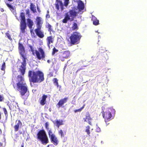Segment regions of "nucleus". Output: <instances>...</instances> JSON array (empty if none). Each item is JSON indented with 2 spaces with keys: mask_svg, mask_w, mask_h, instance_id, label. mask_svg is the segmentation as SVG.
Masks as SVG:
<instances>
[{
  "mask_svg": "<svg viewBox=\"0 0 147 147\" xmlns=\"http://www.w3.org/2000/svg\"><path fill=\"white\" fill-rule=\"evenodd\" d=\"M53 84L55 85L57 87H59L58 80L57 78H54L53 80ZM61 86H59V88H61Z\"/></svg>",
  "mask_w": 147,
  "mask_h": 147,
  "instance_id": "393cba45",
  "label": "nucleus"
},
{
  "mask_svg": "<svg viewBox=\"0 0 147 147\" xmlns=\"http://www.w3.org/2000/svg\"><path fill=\"white\" fill-rule=\"evenodd\" d=\"M69 3V0H64V5L67 7Z\"/></svg>",
  "mask_w": 147,
  "mask_h": 147,
  "instance_id": "72a5a7b5",
  "label": "nucleus"
},
{
  "mask_svg": "<svg viewBox=\"0 0 147 147\" xmlns=\"http://www.w3.org/2000/svg\"><path fill=\"white\" fill-rule=\"evenodd\" d=\"M24 143H22L21 145V147H24Z\"/></svg>",
  "mask_w": 147,
  "mask_h": 147,
  "instance_id": "8fccbe9b",
  "label": "nucleus"
},
{
  "mask_svg": "<svg viewBox=\"0 0 147 147\" xmlns=\"http://www.w3.org/2000/svg\"><path fill=\"white\" fill-rule=\"evenodd\" d=\"M102 114L106 122L108 121L111 120L112 114L109 111H107L105 112L103 111L102 112Z\"/></svg>",
  "mask_w": 147,
  "mask_h": 147,
  "instance_id": "f8f14e48",
  "label": "nucleus"
},
{
  "mask_svg": "<svg viewBox=\"0 0 147 147\" xmlns=\"http://www.w3.org/2000/svg\"><path fill=\"white\" fill-rule=\"evenodd\" d=\"M6 4L7 5V6L10 8V9L11 10L14 9L13 7V6H12L11 5H10L7 3H6Z\"/></svg>",
  "mask_w": 147,
  "mask_h": 147,
  "instance_id": "c9c22d12",
  "label": "nucleus"
},
{
  "mask_svg": "<svg viewBox=\"0 0 147 147\" xmlns=\"http://www.w3.org/2000/svg\"><path fill=\"white\" fill-rule=\"evenodd\" d=\"M20 17L21 18L20 22V29L22 33H24L25 32V30L27 27L24 13H20Z\"/></svg>",
  "mask_w": 147,
  "mask_h": 147,
  "instance_id": "6e6552de",
  "label": "nucleus"
},
{
  "mask_svg": "<svg viewBox=\"0 0 147 147\" xmlns=\"http://www.w3.org/2000/svg\"><path fill=\"white\" fill-rule=\"evenodd\" d=\"M47 14H49V11L48 10L47 11Z\"/></svg>",
  "mask_w": 147,
  "mask_h": 147,
  "instance_id": "4d7b16f0",
  "label": "nucleus"
},
{
  "mask_svg": "<svg viewBox=\"0 0 147 147\" xmlns=\"http://www.w3.org/2000/svg\"><path fill=\"white\" fill-rule=\"evenodd\" d=\"M21 97L25 100L28 98L29 95V92H21Z\"/></svg>",
  "mask_w": 147,
  "mask_h": 147,
  "instance_id": "b1692460",
  "label": "nucleus"
},
{
  "mask_svg": "<svg viewBox=\"0 0 147 147\" xmlns=\"http://www.w3.org/2000/svg\"><path fill=\"white\" fill-rule=\"evenodd\" d=\"M5 63L4 62L3 63L2 65L1 66V70L5 71Z\"/></svg>",
  "mask_w": 147,
  "mask_h": 147,
  "instance_id": "e433bc0d",
  "label": "nucleus"
},
{
  "mask_svg": "<svg viewBox=\"0 0 147 147\" xmlns=\"http://www.w3.org/2000/svg\"><path fill=\"white\" fill-rule=\"evenodd\" d=\"M77 12L75 10H69L68 12L65 13V18L63 20L62 22L64 23H66L68 21H73L74 18L77 16Z\"/></svg>",
  "mask_w": 147,
  "mask_h": 147,
  "instance_id": "39448f33",
  "label": "nucleus"
},
{
  "mask_svg": "<svg viewBox=\"0 0 147 147\" xmlns=\"http://www.w3.org/2000/svg\"><path fill=\"white\" fill-rule=\"evenodd\" d=\"M68 98V97H65L60 99L57 104L58 106V108L62 107L64 103H66Z\"/></svg>",
  "mask_w": 147,
  "mask_h": 147,
  "instance_id": "2eb2a0df",
  "label": "nucleus"
},
{
  "mask_svg": "<svg viewBox=\"0 0 147 147\" xmlns=\"http://www.w3.org/2000/svg\"><path fill=\"white\" fill-rule=\"evenodd\" d=\"M54 38V36H52L47 37V45L49 47H50V45L51 43H53Z\"/></svg>",
  "mask_w": 147,
  "mask_h": 147,
  "instance_id": "dca6fc26",
  "label": "nucleus"
},
{
  "mask_svg": "<svg viewBox=\"0 0 147 147\" xmlns=\"http://www.w3.org/2000/svg\"><path fill=\"white\" fill-rule=\"evenodd\" d=\"M6 36H7L8 38L11 41L12 40V39L11 38V36L8 33H7L5 34Z\"/></svg>",
  "mask_w": 147,
  "mask_h": 147,
  "instance_id": "4c0bfd02",
  "label": "nucleus"
},
{
  "mask_svg": "<svg viewBox=\"0 0 147 147\" xmlns=\"http://www.w3.org/2000/svg\"><path fill=\"white\" fill-rule=\"evenodd\" d=\"M45 127L46 129H47V132H48V131L50 130H51V129H49V124L48 122H46L45 123Z\"/></svg>",
  "mask_w": 147,
  "mask_h": 147,
  "instance_id": "473e14b6",
  "label": "nucleus"
},
{
  "mask_svg": "<svg viewBox=\"0 0 147 147\" xmlns=\"http://www.w3.org/2000/svg\"><path fill=\"white\" fill-rule=\"evenodd\" d=\"M70 55V52L68 50H66L61 52L59 55V59L60 60L63 62L65 59L69 57Z\"/></svg>",
  "mask_w": 147,
  "mask_h": 147,
  "instance_id": "9b49d317",
  "label": "nucleus"
},
{
  "mask_svg": "<svg viewBox=\"0 0 147 147\" xmlns=\"http://www.w3.org/2000/svg\"><path fill=\"white\" fill-rule=\"evenodd\" d=\"M27 20L28 27L30 29H32V26L34 25V22L30 18L27 19Z\"/></svg>",
  "mask_w": 147,
  "mask_h": 147,
  "instance_id": "aec40b11",
  "label": "nucleus"
},
{
  "mask_svg": "<svg viewBox=\"0 0 147 147\" xmlns=\"http://www.w3.org/2000/svg\"><path fill=\"white\" fill-rule=\"evenodd\" d=\"M55 5L56 9L58 10H59L60 7L61 11H63L64 9V5L62 1L60 0H56Z\"/></svg>",
  "mask_w": 147,
  "mask_h": 147,
  "instance_id": "ddd939ff",
  "label": "nucleus"
},
{
  "mask_svg": "<svg viewBox=\"0 0 147 147\" xmlns=\"http://www.w3.org/2000/svg\"><path fill=\"white\" fill-rule=\"evenodd\" d=\"M18 49L19 53L22 57L23 61L21 63L22 65L20 66L18 71L20 72L22 76L25 74L26 65V59H27L26 55L25 54V48L23 44L19 42L18 43Z\"/></svg>",
  "mask_w": 147,
  "mask_h": 147,
  "instance_id": "f03ea898",
  "label": "nucleus"
},
{
  "mask_svg": "<svg viewBox=\"0 0 147 147\" xmlns=\"http://www.w3.org/2000/svg\"><path fill=\"white\" fill-rule=\"evenodd\" d=\"M39 60H43L45 57V55L43 49L41 48L38 49V50H35V55Z\"/></svg>",
  "mask_w": 147,
  "mask_h": 147,
  "instance_id": "9d476101",
  "label": "nucleus"
},
{
  "mask_svg": "<svg viewBox=\"0 0 147 147\" xmlns=\"http://www.w3.org/2000/svg\"><path fill=\"white\" fill-rule=\"evenodd\" d=\"M91 19L93 21V24L94 25L96 26L99 24V20L94 16H92Z\"/></svg>",
  "mask_w": 147,
  "mask_h": 147,
  "instance_id": "5701e85b",
  "label": "nucleus"
},
{
  "mask_svg": "<svg viewBox=\"0 0 147 147\" xmlns=\"http://www.w3.org/2000/svg\"><path fill=\"white\" fill-rule=\"evenodd\" d=\"M90 127L89 126H87L86 127V129L85 130V131L87 133V134H88L89 136H90Z\"/></svg>",
  "mask_w": 147,
  "mask_h": 147,
  "instance_id": "c85d7f7f",
  "label": "nucleus"
},
{
  "mask_svg": "<svg viewBox=\"0 0 147 147\" xmlns=\"http://www.w3.org/2000/svg\"><path fill=\"white\" fill-rule=\"evenodd\" d=\"M72 28L73 30L78 29V27L77 24L76 23L74 22L73 23L72 26Z\"/></svg>",
  "mask_w": 147,
  "mask_h": 147,
  "instance_id": "7c9ffc66",
  "label": "nucleus"
},
{
  "mask_svg": "<svg viewBox=\"0 0 147 147\" xmlns=\"http://www.w3.org/2000/svg\"><path fill=\"white\" fill-rule=\"evenodd\" d=\"M17 79L18 82L16 87L13 86L14 88L18 91L27 92L28 87L26 84L24 82V78L21 75H18L17 76Z\"/></svg>",
  "mask_w": 147,
  "mask_h": 147,
  "instance_id": "7ed1b4c3",
  "label": "nucleus"
},
{
  "mask_svg": "<svg viewBox=\"0 0 147 147\" xmlns=\"http://www.w3.org/2000/svg\"><path fill=\"white\" fill-rule=\"evenodd\" d=\"M49 76L50 77L53 76V73L52 72H50L49 74Z\"/></svg>",
  "mask_w": 147,
  "mask_h": 147,
  "instance_id": "c03bdc74",
  "label": "nucleus"
},
{
  "mask_svg": "<svg viewBox=\"0 0 147 147\" xmlns=\"http://www.w3.org/2000/svg\"><path fill=\"white\" fill-rule=\"evenodd\" d=\"M66 131L67 129L65 128H63V130L60 129L58 131V134L61 138H62L66 135Z\"/></svg>",
  "mask_w": 147,
  "mask_h": 147,
  "instance_id": "6ab92c4d",
  "label": "nucleus"
},
{
  "mask_svg": "<svg viewBox=\"0 0 147 147\" xmlns=\"http://www.w3.org/2000/svg\"><path fill=\"white\" fill-rule=\"evenodd\" d=\"M28 76L30 83H40L43 82L45 79L43 73L40 70L36 71H29Z\"/></svg>",
  "mask_w": 147,
  "mask_h": 147,
  "instance_id": "f257e3e1",
  "label": "nucleus"
},
{
  "mask_svg": "<svg viewBox=\"0 0 147 147\" xmlns=\"http://www.w3.org/2000/svg\"><path fill=\"white\" fill-rule=\"evenodd\" d=\"M16 124L14 126V131H18L19 129L20 126L22 125V123L20 120H16Z\"/></svg>",
  "mask_w": 147,
  "mask_h": 147,
  "instance_id": "f3484780",
  "label": "nucleus"
},
{
  "mask_svg": "<svg viewBox=\"0 0 147 147\" xmlns=\"http://www.w3.org/2000/svg\"><path fill=\"white\" fill-rule=\"evenodd\" d=\"M8 97L10 100L11 101H14L15 100V97L13 96H12L11 95L9 94L8 95Z\"/></svg>",
  "mask_w": 147,
  "mask_h": 147,
  "instance_id": "c756f323",
  "label": "nucleus"
},
{
  "mask_svg": "<svg viewBox=\"0 0 147 147\" xmlns=\"http://www.w3.org/2000/svg\"><path fill=\"white\" fill-rule=\"evenodd\" d=\"M37 8L38 11L39 12V13H40L41 12L40 9L39 8V7L38 6H37Z\"/></svg>",
  "mask_w": 147,
  "mask_h": 147,
  "instance_id": "49530a36",
  "label": "nucleus"
},
{
  "mask_svg": "<svg viewBox=\"0 0 147 147\" xmlns=\"http://www.w3.org/2000/svg\"><path fill=\"white\" fill-rule=\"evenodd\" d=\"M1 112L0 111V120H1Z\"/></svg>",
  "mask_w": 147,
  "mask_h": 147,
  "instance_id": "603ef678",
  "label": "nucleus"
},
{
  "mask_svg": "<svg viewBox=\"0 0 147 147\" xmlns=\"http://www.w3.org/2000/svg\"><path fill=\"white\" fill-rule=\"evenodd\" d=\"M36 136L37 139L39 140L43 144L46 145L49 143L48 138L44 129L40 130L37 134Z\"/></svg>",
  "mask_w": 147,
  "mask_h": 147,
  "instance_id": "423d86ee",
  "label": "nucleus"
},
{
  "mask_svg": "<svg viewBox=\"0 0 147 147\" xmlns=\"http://www.w3.org/2000/svg\"><path fill=\"white\" fill-rule=\"evenodd\" d=\"M59 91H61V90L60 89H59Z\"/></svg>",
  "mask_w": 147,
  "mask_h": 147,
  "instance_id": "bf43d9fd",
  "label": "nucleus"
},
{
  "mask_svg": "<svg viewBox=\"0 0 147 147\" xmlns=\"http://www.w3.org/2000/svg\"><path fill=\"white\" fill-rule=\"evenodd\" d=\"M83 120L84 122H87L88 121V123L91 125H92L91 122L90 121L92 119L90 117V114L89 112H87L85 115V117L83 118Z\"/></svg>",
  "mask_w": 147,
  "mask_h": 147,
  "instance_id": "4468645a",
  "label": "nucleus"
},
{
  "mask_svg": "<svg viewBox=\"0 0 147 147\" xmlns=\"http://www.w3.org/2000/svg\"><path fill=\"white\" fill-rule=\"evenodd\" d=\"M82 37V36L79 32H74L71 34L69 37L70 43L73 45L78 43Z\"/></svg>",
  "mask_w": 147,
  "mask_h": 147,
  "instance_id": "0eeeda50",
  "label": "nucleus"
},
{
  "mask_svg": "<svg viewBox=\"0 0 147 147\" xmlns=\"http://www.w3.org/2000/svg\"><path fill=\"white\" fill-rule=\"evenodd\" d=\"M28 47L30 48V49L31 51L32 52V54L34 55H35V50L34 49V47L30 45H28Z\"/></svg>",
  "mask_w": 147,
  "mask_h": 147,
  "instance_id": "cd10ccee",
  "label": "nucleus"
},
{
  "mask_svg": "<svg viewBox=\"0 0 147 147\" xmlns=\"http://www.w3.org/2000/svg\"><path fill=\"white\" fill-rule=\"evenodd\" d=\"M47 27L48 28V31L49 32L50 34H51V32H54V31H53L52 26L50 24H48Z\"/></svg>",
  "mask_w": 147,
  "mask_h": 147,
  "instance_id": "a878e982",
  "label": "nucleus"
},
{
  "mask_svg": "<svg viewBox=\"0 0 147 147\" xmlns=\"http://www.w3.org/2000/svg\"><path fill=\"white\" fill-rule=\"evenodd\" d=\"M30 33L31 34V35L32 36H34L35 35L34 33V32H33V30L32 29H30Z\"/></svg>",
  "mask_w": 147,
  "mask_h": 147,
  "instance_id": "ea45409f",
  "label": "nucleus"
},
{
  "mask_svg": "<svg viewBox=\"0 0 147 147\" xmlns=\"http://www.w3.org/2000/svg\"><path fill=\"white\" fill-rule=\"evenodd\" d=\"M55 124L57 127L59 128L60 125L64 124L63 121L62 120H56Z\"/></svg>",
  "mask_w": 147,
  "mask_h": 147,
  "instance_id": "412c9836",
  "label": "nucleus"
},
{
  "mask_svg": "<svg viewBox=\"0 0 147 147\" xmlns=\"http://www.w3.org/2000/svg\"><path fill=\"white\" fill-rule=\"evenodd\" d=\"M9 2H11L13 1V0H7Z\"/></svg>",
  "mask_w": 147,
  "mask_h": 147,
  "instance_id": "5fc2aeb1",
  "label": "nucleus"
},
{
  "mask_svg": "<svg viewBox=\"0 0 147 147\" xmlns=\"http://www.w3.org/2000/svg\"><path fill=\"white\" fill-rule=\"evenodd\" d=\"M2 133V131L1 129H0V134Z\"/></svg>",
  "mask_w": 147,
  "mask_h": 147,
  "instance_id": "6e6d98bb",
  "label": "nucleus"
},
{
  "mask_svg": "<svg viewBox=\"0 0 147 147\" xmlns=\"http://www.w3.org/2000/svg\"><path fill=\"white\" fill-rule=\"evenodd\" d=\"M47 62L48 63H50L51 62V61L50 60H47Z\"/></svg>",
  "mask_w": 147,
  "mask_h": 147,
  "instance_id": "de8ad7c7",
  "label": "nucleus"
},
{
  "mask_svg": "<svg viewBox=\"0 0 147 147\" xmlns=\"http://www.w3.org/2000/svg\"><path fill=\"white\" fill-rule=\"evenodd\" d=\"M3 110L4 112V113L5 116L6 117L7 116H8L6 108H3Z\"/></svg>",
  "mask_w": 147,
  "mask_h": 147,
  "instance_id": "58836bf2",
  "label": "nucleus"
},
{
  "mask_svg": "<svg viewBox=\"0 0 147 147\" xmlns=\"http://www.w3.org/2000/svg\"><path fill=\"white\" fill-rule=\"evenodd\" d=\"M3 99L4 98L3 96L0 95V101H2Z\"/></svg>",
  "mask_w": 147,
  "mask_h": 147,
  "instance_id": "37998d69",
  "label": "nucleus"
},
{
  "mask_svg": "<svg viewBox=\"0 0 147 147\" xmlns=\"http://www.w3.org/2000/svg\"><path fill=\"white\" fill-rule=\"evenodd\" d=\"M4 9H1V11H2V12H3L4 11Z\"/></svg>",
  "mask_w": 147,
  "mask_h": 147,
  "instance_id": "864d4df0",
  "label": "nucleus"
},
{
  "mask_svg": "<svg viewBox=\"0 0 147 147\" xmlns=\"http://www.w3.org/2000/svg\"><path fill=\"white\" fill-rule=\"evenodd\" d=\"M16 18L19 21V19H18V18L17 16H16Z\"/></svg>",
  "mask_w": 147,
  "mask_h": 147,
  "instance_id": "13d9d810",
  "label": "nucleus"
},
{
  "mask_svg": "<svg viewBox=\"0 0 147 147\" xmlns=\"http://www.w3.org/2000/svg\"><path fill=\"white\" fill-rule=\"evenodd\" d=\"M36 91V89H32V91L33 92V91Z\"/></svg>",
  "mask_w": 147,
  "mask_h": 147,
  "instance_id": "3c124183",
  "label": "nucleus"
},
{
  "mask_svg": "<svg viewBox=\"0 0 147 147\" xmlns=\"http://www.w3.org/2000/svg\"><path fill=\"white\" fill-rule=\"evenodd\" d=\"M47 96L45 95H43L42 96V99L40 101V103L42 105H44L46 103V100Z\"/></svg>",
  "mask_w": 147,
  "mask_h": 147,
  "instance_id": "4be33fe9",
  "label": "nucleus"
},
{
  "mask_svg": "<svg viewBox=\"0 0 147 147\" xmlns=\"http://www.w3.org/2000/svg\"><path fill=\"white\" fill-rule=\"evenodd\" d=\"M30 9L33 13H35L36 12V10L34 7V5L32 3H30Z\"/></svg>",
  "mask_w": 147,
  "mask_h": 147,
  "instance_id": "bb28decb",
  "label": "nucleus"
},
{
  "mask_svg": "<svg viewBox=\"0 0 147 147\" xmlns=\"http://www.w3.org/2000/svg\"><path fill=\"white\" fill-rule=\"evenodd\" d=\"M48 134L51 142L55 146L59 144V141L55 134L53 133L52 130L49 131Z\"/></svg>",
  "mask_w": 147,
  "mask_h": 147,
  "instance_id": "1a4fd4ad",
  "label": "nucleus"
},
{
  "mask_svg": "<svg viewBox=\"0 0 147 147\" xmlns=\"http://www.w3.org/2000/svg\"><path fill=\"white\" fill-rule=\"evenodd\" d=\"M96 131L97 132H100L101 131L100 129V128L98 127V126L96 128Z\"/></svg>",
  "mask_w": 147,
  "mask_h": 147,
  "instance_id": "79ce46f5",
  "label": "nucleus"
},
{
  "mask_svg": "<svg viewBox=\"0 0 147 147\" xmlns=\"http://www.w3.org/2000/svg\"><path fill=\"white\" fill-rule=\"evenodd\" d=\"M35 23L37 28L35 30V32L36 35L39 38H43L44 35L43 32L41 31V29L43 24V21L40 17L37 16L35 20Z\"/></svg>",
  "mask_w": 147,
  "mask_h": 147,
  "instance_id": "20e7f679",
  "label": "nucleus"
},
{
  "mask_svg": "<svg viewBox=\"0 0 147 147\" xmlns=\"http://www.w3.org/2000/svg\"><path fill=\"white\" fill-rule=\"evenodd\" d=\"M85 105V104H84L83 105V106L82 107L80 108L79 109L75 110L74 111V112L75 113H76V112H80L82 110V109L84 107Z\"/></svg>",
  "mask_w": 147,
  "mask_h": 147,
  "instance_id": "2f4dec72",
  "label": "nucleus"
},
{
  "mask_svg": "<svg viewBox=\"0 0 147 147\" xmlns=\"http://www.w3.org/2000/svg\"><path fill=\"white\" fill-rule=\"evenodd\" d=\"M58 51V50L55 47H54L53 49V51L52 52V55H54Z\"/></svg>",
  "mask_w": 147,
  "mask_h": 147,
  "instance_id": "f704fd0d",
  "label": "nucleus"
},
{
  "mask_svg": "<svg viewBox=\"0 0 147 147\" xmlns=\"http://www.w3.org/2000/svg\"><path fill=\"white\" fill-rule=\"evenodd\" d=\"M82 69V68H80V69H78V70H77L76 71V73H77L79 71V70H81V69Z\"/></svg>",
  "mask_w": 147,
  "mask_h": 147,
  "instance_id": "09e8293b",
  "label": "nucleus"
},
{
  "mask_svg": "<svg viewBox=\"0 0 147 147\" xmlns=\"http://www.w3.org/2000/svg\"><path fill=\"white\" fill-rule=\"evenodd\" d=\"M26 14L29 16L30 15L29 9H27L26 10Z\"/></svg>",
  "mask_w": 147,
  "mask_h": 147,
  "instance_id": "a19ab883",
  "label": "nucleus"
},
{
  "mask_svg": "<svg viewBox=\"0 0 147 147\" xmlns=\"http://www.w3.org/2000/svg\"><path fill=\"white\" fill-rule=\"evenodd\" d=\"M78 3L77 8L79 11H80L83 10L84 8V6L83 2L81 0H79L78 1Z\"/></svg>",
  "mask_w": 147,
  "mask_h": 147,
  "instance_id": "a211bd4d",
  "label": "nucleus"
},
{
  "mask_svg": "<svg viewBox=\"0 0 147 147\" xmlns=\"http://www.w3.org/2000/svg\"><path fill=\"white\" fill-rule=\"evenodd\" d=\"M46 18H50V16L49 14H47L46 15Z\"/></svg>",
  "mask_w": 147,
  "mask_h": 147,
  "instance_id": "a18cd8bd",
  "label": "nucleus"
}]
</instances>
